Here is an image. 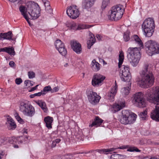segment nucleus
I'll list each match as a JSON object with an SVG mask.
<instances>
[{"mask_svg": "<svg viewBox=\"0 0 159 159\" xmlns=\"http://www.w3.org/2000/svg\"><path fill=\"white\" fill-rule=\"evenodd\" d=\"M133 38L134 39V43L139 47L129 48L127 51V55L132 65L136 66L138 64L141 57L140 52V48H143V45L141 40L138 35H134Z\"/></svg>", "mask_w": 159, "mask_h": 159, "instance_id": "1", "label": "nucleus"}, {"mask_svg": "<svg viewBox=\"0 0 159 159\" xmlns=\"http://www.w3.org/2000/svg\"><path fill=\"white\" fill-rule=\"evenodd\" d=\"M141 78L138 81L140 85L144 88H148L152 86L153 84L155 78L152 72L148 69V64L144 65L143 69L140 72Z\"/></svg>", "mask_w": 159, "mask_h": 159, "instance_id": "2", "label": "nucleus"}, {"mask_svg": "<svg viewBox=\"0 0 159 159\" xmlns=\"http://www.w3.org/2000/svg\"><path fill=\"white\" fill-rule=\"evenodd\" d=\"M119 57L118 66L119 68L122 67L120 71V74H121L120 76L121 79L122 81H124L129 82L131 77L129 67L124 65L121 66L124 58V53L122 51H120V52Z\"/></svg>", "mask_w": 159, "mask_h": 159, "instance_id": "3", "label": "nucleus"}, {"mask_svg": "<svg viewBox=\"0 0 159 159\" xmlns=\"http://www.w3.org/2000/svg\"><path fill=\"white\" fill-rule=\"evenodd\" d=\"M124 11L120 5L114 6L108 12V18L112 20L117 21L121 18Z\"/></svg>", "mask_w": 159, "mask_h": 159, "instance_id": "4", "label": "nucleus"}, {"mask_svg": "<svg viewBox=\"0 0 159 159\" xmlns=\"http://www.w3.org/2000/svg\"><path fill=\"white\" fill-rule=\"evenodd\" d=\"M142 26L146 37H149L152 36L155 28L154 22L153 19L150 18L146 19L143 21Z\"/></svg>", "mask_w": 159, "mask_h": 159, "instance_id": "5", "label": "nucleus"}, {"mask_svg": "<svg viewBox=\"0 0 159 159\" xmlns=\"http://www.w3.org/2000/svg\"><path fill=\"white\" fill-rule=\"evenodd\" d=\"M122 116L119 120L122 124L127 125L132 124L136 120L137 115L134 113L132 114L128 110H122Z\"/></svg>", "mask_w": 159, "mask_h": 159, "instance_id": "6", "label": "nucleus"}, {"mask_svg": "<svg viewBox=\"0 0 159 159\" xmlns=\"http://www.w3.org/2000/svg\"><path fill=\"white\" fill-rule=\"evenodd\" d=\"M146 96L147 100L150 102L159 105V87H153L152 90L148 89Z\"/></svg>", "mask_w": 159, "mask_h": 159, "instance_id": "7", "label": "nucleus"}, {"mask_svg": "<svg viewBox=\"0 0 159 159\" xmlns=\"http://www.w3.org/2000/svg\"><path fill=\"white\" fill-rule=\"evenodd\" d=\"M20 110L25 115L32 116L35 113L34 108L29 102L21 103Z\"/></svg>", "mask_w": 159, "mask_h": 159, "instance_id": "8", "label": "nucleus"}, {"mask_svg": "<svg viewBox=\"0 0 159 159\" xmlns=\"http://www.w3.org/2000/svg\"><path fill=\"white\" fill-rule=\"evenodd\" d=\"M27 10L29 11V13L33 20L37 19L40 16V7L36 3L28 5Z\"/></svg>", "mask_w": 159, "mask_h": 159, "instance_id": "9", "label": "nucleus"}, {"mask_svg": "<svg viewBox=\"0 0 159 159\" xmlns=\"http://www.w3.org/2000/svg\"><path fill=\"white\" fill-rule=\"evenodd\" d=\"M147 50L151 54L153 55L159 53V44L154 41L150 40L145 43Z\"/></svg>", "mask_w": 159, "mask_h": 159, "instance_id": "10", "label": "nucleus"}, {"mask_svg": "<svg viewBox=\"0 0 159 159\" xmlns=\"http://www.w3.org/2000/svg\"><path fill=\"white\" fill-rule=\"evenodd\" d=\"M133 97V100L136 106L141 108L146 107L145 99L141 92L136 93L134 95Z\"/></svg>", "mask_w": 159, "mask_h": 159, "instance_id": "11", "label": "nucleus"}, {"mask_svg": "<svg viewBox=\"0 0 159 159\" xmlns=\"http://www.w3.org/2000/svg\"><path fill=\"white\" fill-rule=\"evenodd\" d=\"M87 95L89 102L92 104H95L98 103L101 97L97 93L91 90L87 91Z\"/></svg>", "mask_w": 159, "mask_h": 159, "instance_id": "12", "label": "nucleus"}, {"mask_svg": "<svg viewBox=\"0 0 159 159\" xmlns=\"http://www.w3.org/2000/svg\"><path fill=\"white\" fill-rule=\"evenodd\" d=\"M105 78L104 76L99 74L94 75L92 78V84L94 86H98L101 85Z\"/></svg>", "mask_w": 159, "mask_h": 159, "instance_id": "13", "label": "nucleus"}, {"mask_svg": "<svg viewBox=\"0 0 159 159\" xmlns=\"http://www.w3.org/2000/svg\"><path fill=\"white\" fill-rule=\"evenodd\" d=\"M55 45L56 49L62 55L65 56L66 54V49L65 47L64 43L60 40H56Z\"/></svg>", "mask_w": 159, "mask_h": 159, "instance_id": "14", "label": "nucleus"}, {"mask_svg": "<svg viewBox=\"0 0 159 159\" xmlns=\"http://www.w3.org/2000/svg\"><path fill=\"white\" fill-rule=\"evenodd\" d=\"M71 49L76 54H79L81 53L82 48L81 44L77 41L73 40L70 41Z\"/></svg>", "mask_w": 159, "mask_h": 159, "instance_id": "15", "label": "nucleus"}, {"mask_svg": "<svg viewBox=\"0 0 159 159\" xmlns=\"http://www.w3.org/2000/svg\"><path fill=\"white\" fill-rule=\"evenodd\" d=\"M115 86L111 88L108 94V99L111 101H114V97L117 92L118 86L116 81H115Z\"/></svg>", "mask_w": 159, "mask_h": 159, "instance_id": "16", "label": "nucleus"}, {"mask_svg": "<svg viewBox=\"0 0 159 159\" xmlns=\"http://www.w3.org/2000/svg\"><path fill=\"white\" fill-rule=\"evenodd\" d=\"M75 5H71L70 6V18L73 19L77 18L80 15L78 9Z\"/></svg>", "mask_w": 159, "mask_h": 159, "instance_id": "17", "label": "nucleus"}, {"mask_svg": "<svg viewBox=\"0 0 159 159\" xmlns=\"http://www.w3.org/2000/svg\"><path fill=\"white\" fill-rule=\"evenodd\" d=\"M151 117L153 120L159 121V107L156 106L155 108L151 113Z\"/></svg>", "mask_w": 159, "mask_h": 159, "instance_id": "18", "label": "nucleus"}, {"mask_svg": "<svg viewBox=\"0 0 159 159\" xmlns=\"http://www.w3.org/2000/svg\"><path fill=\"white\" fill-rule=\"evenodd\" d=\"M96 0H83L82 3L83 8L89 9L93 5Z\"/></svg>", "mask_w": 159, "mask_h": 159, "instance_id": "19", "label": "nucleus"}, {"mask_svg": "<svg viewBox=\"0 0 159 159\" xmlns=\"http://www.w3.org/2000/svg\"><path fill=\"white\" fill-rule=\"evenodd\" d=\"M91 26V25H85L83 26L82 27H81L80 26H77L75 23H73L70 24V29L76 30L84 29L89 28Z\"/></svg>", "mask_w": 159, "mask_h": 159, "instance_id": "20", "label": "nucleus"}, {"mask_svg": "<svg viewBox=\"0 0 159 159\" xmlns=\"http://www.w3.org/2000/svg\"><path fill=\"white\" fill-rule=\"evenodd\" d=\"M103 121V120L98 116H96L94 121L91 124L89 125V126L90 128H91L94 126H96V127H97L100 125Z\"/></svg>", "mask_w": 159, "mask_h": 159, "instance_id": "21", "label": "nucleus"}, {"mask_svg": "<svg viewBox=\"0 0 159 159\" xmlns=\"http://www.w3.org/2000/svg\"><path fill=\"white\" fill-rule=\"evenodd\" d=\"M52 117L47 116L44 118V121L45 122L46 126L49 129L52 128V123L53 121Z\"/></svg>", "mask_w": 159, "mask_h": 159, "instance_id": "22", "label": "nucleus"}, {"mask_svg": "<svg viewBox=\"0 0 159 159\" xmlns=\"http://www.w3.org/2000/svg\"><path fill=\"white\" fill-rule=\"evenodd\" d=\"M125 102H119L118 104H115L114 105L113 108L116 111H118L122 109L125 106Z\"/></svg>", "mask_w": 159, "mask_h": 159, "instance_id": "23", "label": "nucleus"}, {"mask_svg": "<svg viewBox=\"0 0 159 159\" xmlns=\"http://www.w3.org/2000/svg\"><path fill=\"white\" fill-rule=\"evenodd\" d=\"M91 67L95 71H97L100 69V64L97 62L95 59H93L91 63Z\"/></svg>", "mask_w": 159, "mask_h": 159, "instance_id": "24", "label": "nucleus"}, {"mask_svg": "<svg viewBox=\"0 0 159 159\" xmlns=\"http://www.w3.org/2000/svg\"><path fill=\"white\" fill-rule=\"evenodd\" d=\"M20 137H17L16 139L15 137H13L10 138L8 140V142L11 144H14L17 143V142H20V143H22L23 141L22 140H20Z\"/></svg>", "mask_w": 159, "mask_h": 159, "instance_id": "25", "label": "nucleus"}, {"mask_svg": "<svg viewBox=\"0 0 159 159\" xmlns=\"http://www.w3.org/2000/svg\"><path fill=\"white\" fill-rule=\"evenodd\" d=\"M8 123L9 124L10 129H14L16 127V125L14 120L12 118L8 120Z\"/></svg>", "mask_w": 159, "mask_h": 159, "instance_id": "26", "label": "nucleus"}, {"mask_svg": "<svg viewBox=\"0 0 159 159\" xmlns=\"http://www.w3.org/2000/svg\"><path fill=\"white\" fill-rule=\"evenodd\" d=\"M36 103L44 111H46V104L45 102L42 101H39Z\"/></svg>", "mask_w": 159, "mask_h": 159, "instance_id": "27", "label": "nucleus"}, {"mask_svg": "<svg viewBox=\"0 0 159 159\" xmlns=\"http://www.w3.org/2000/svg\"><path fill=\"white\" fill-rule=\"evenodd\" d=\"M117 149V148H112L108 149H97L95 151L100 153H101V152H105L113 151Z\"/></svg>", "mask_w": 159, "mask_h": 159, "instance_id": "28", "label": "nucleus"}, {"mask_svg": "<svg viewBox=\"0 0 159 159\" xmlns=\"http://www.w3.org/2000/svg\"><path fill=\"white\" fill-rule=\"evenodd\" d=\"M11 55L14 56L15 55V52L13 47H6V52Z\"/></svg>", "mask_w": 159, "mask_h": 159, "instance_id": "29", "label": "nucleus"}, {"mask_svg": "<svg viewBox=\"0 0 159 159\" xmlns=\"http://www.w3.org/2000/svg\"><path fill=\"white\" fill-rule=\"evenodd\" d=\"M124 156L123 155L115 154L111 156V159H120L122 157H124Z\"/></svg>", "mask_w": 159, "mask_h": 159, "instance_id": "30", "label": "nucleus"}, {"mask_svg": "<svg viewBox=\"0 0 159 159\" xmlns=\"http://www.w3.org/2000/svg\"><path fill=\"white\" fill-rule=\"evenodd\" d=\"M130 88L129 87H124L121 90V92L123 94L125 95H128L129 93Z\"/></svg>", "mask_w": 159, "mask_h": 159, "instance_id": "31", "label": "nucleus"}, {"mask_svg": "<svg viewBox=\"0 0 159 159\" xmlns=\"http://www.w3.org/2000/svg\"><path fill=\"white\" fill-rule=\"evenodd\" d=\"M130 32L127 30L124 33V39L125 41L127 42L130 39L129 37Z\"/></svg>", "mask_w": 159, "mask_h": 159, "instance_id": "32", "label": "nucleus"}, {"mask_svg": "<svg viewBox=\"0 0 159 159\" xmlns=\"http://www.w3.org/2000/svg\"><path fill=\"white\" fill-rule=\"evenodd\" d=\"M110 3V0H103L101 8L104 9Z\"/></svg>", "mask_w": 159, "mask_h": 159, "instance_id": "33", "label": "nucleus"}, {"mask_svg": "<svg viewBox=\"0 0 159 159\" xmlns=\"http://www.w3.org/2000/svg\"><path fill=\"white\" fill-rule=\"evenodd\" d=\"M147 115V111L145 110L143 112H141L139 114V116L140 118H141L143 120H144L146 117Z\"/></svg>", "mask_w": 159, "mask_h": 159, "instance_id": "34", "label": "nucleus"}, {"mask_svg": "<svg viewBox=\"0 0 159 159\" xmlns=\"http://www.w3.org/2000/svg\"><path fill=\"white\" fill-rule=\"evenodd\" d=\"M90 38L89 40V42L91 43L92 44H94L95 41V37L94 35L92 33L89 34Z\"/></svg>", "mask_w": 159, "mask_h": 159, "instance_id": "35", "label": "nucleus"}, {"mask_svg": "<svg viewBox=\"0 0 159 159\" xmlns=\"http://www.w3.org/2000/svg\"><path fill=\"white\" fill-rule=\"evenodd\" d=\"M13 34L10 31L7 33L6 36L5 38L6 39L9 40H14V39L12 38Z\"/></svg>", "mask_w": 159, "mask_h": 159, "instance_id": "36", "label": "nucleus"}, {"mask_svg": "<svg viewBox=\"0 0 159 159\" xmlns=\"http://www.w3.org/2000/svg\"><path fill=\"white\" fill-rule=\"evenodd\" d=\"M51 86L48 85L44 87L43 90H42V91L43 93H44V95H45L47 92L50 91H51Z\"/></svg>", "mask_w": 159, "mask_h": 159, "instance_id": "37", "label": "nucleus"}, {"mask_svg": "<svg viewBox=\"0 0 159 159\" xmlns=\"http://www.w3.org/2000/svg\"><path fill=\"white\" fill-rule=\"evenodd\" d=\"M127 151H129V152H134V151H136L137 152H140V150L138 148H130L129 149H128L127 150Z\"/></svg>", "mask_w": 159, "mask_h": 159, "instance_id": "38", "label": "nucleus"}, {"mask_svg": "<svg viewBox=\"0 0 159 159\" xmlns=\"http://www.w3.org/2000/svg\"><path fill=\"white\" fill-rule=\"evenodd\" d=\"M35 74L33 71H29L28 72V76L30 79L33 78L35 77Z\"/></svg>", "mask_w": 159, "mask_h": 159, "instance_id": "39", "label": "nucleus"}, {"mask_svg": "<svg viewBox=\"0 0 159 159\" xmlns=\"http://www.w3.org/2000/svg\"><path fill=\"white\" fill-rule=\"evenodd\" d=\"M83 153V152H82V153L79 152V153H76V152L74 153H71V154H70V156H71L72 159H75V157H78V156L77 155L78 154V153L82 154Z\"/></svg>", "mask_w": 159, "mask_h": 159, "instance_id": "40", "label": "nucleus"}, {"mask_svg": "<svg viewBox=\"0 0 159 159\" xmlns=\"http://www.w3.org/2000/svg\"><path fill=\"white\" fill-rule=\"evenodd\" d=\"M19 10L22 14L25 13V7L23 6H21L19 7Z\"/></svg>", "mask_w": 159, "mask_h": 159, "instance_id": "41", "label": "nucleus"}, {"mask_svg": "<svg viewBox=\"0 0 159 159\" xmlns=\"http://www.w3.org/2000/svg\"><path fill=\"white\" fill-rule=\"evenodd\" d=\"M22 82V80L20 78H16L15 80L16 83L18 85L20 84Z\"/></svg>", "mask_w": 159, "mask_h": 159, "instance_id": "42", "label": "nucleus"}, {"mask_svg": "<svg viewBox=\"0 0 159 159\" xmlns=\"http://www.w3.org/2000/svg\"><path fill=\"white\" fill-rule=\"evenodd\" d=\"M7 33H1L0 34V39H1L2 38L5 39Z\"/></svg>", "mask_w": 159, "mask_h": 159, "instance_id": "43", "label": "nucleus"}, {"mask_svg": "<svg viewBox=\"0 0 159 159\" xmlns=\"http://www.w3.org/2000/svg\"><path fill=\"white\" fill-rule=\"evenodd\" d=\"M59 90V88L58 87H56L52 89H51V92L54 93L57 92Z\"/></svg>", "mask_w": 159, "mask_h": 159, "instance_id": "44", "label": "nucleus"}, {"mask_svg": "<svg viewBox=\"0 0 159 159\" xmlns=\"http://www.w3.org/2000/svg\"><path fill=\"white\" fill-rule=\"evenodd\" d=\"M34 95H35V96H40L41 95H44V93H43L41 90L40 92L34 93Z\"/></svg>", "mask_w": 159, "mask_h": 159, "instance_id": "45", "label": "nucleus"}, {"mask_svg": "<svg viewBox=\"0 0 159 159\" xmlns=\"http://www.w3.org/2000/svg\"><path fill=\"white\" fill-rule=\"evenodd\" d=\"M31 82H32V81L27 80L25 81L24 83L26 86H28V84H29V83H31Z\"/></svg>", "mask_w": 159, "mask_h": 159, "instance_id": "46", "label": "nucleus"}, {"mask_svg": "<svg viewBox=\"0 0 159 159\" xmlns=\"http://www.w3.org/2000/svg\"><path fill=\"white\" fill-rule=\"evenodd\" d=\"M44 6L46 7H49V8L50 7V2L49 1H47L44 4Z\"/></svg>", "mask_w": 159, "mask_h": 159, "instance_id": "47", "label": "nucleus"}, {"mask_svg": "<svg viewBox=\"0 0 159 159\" xmlns=\"http://www.w3.org/2000/svg\"><path fill=\"white\" fill-rule=\"evenodd\" d=\"M16 120L18 121V122L20 123H22V122H23V120L22 119H21L20 116H19L17 118Z\"/></svg>", "mask_w": 159, "mask_h": 159, "instance_id": "48", "label": "nucleus"}, {"mask_svg": "<svg viewBox=\"0 0 159 159\" xmlns=\"http://www.w3.org/2000/svg\"><path fill=\"white\" fill-rule=\"evenodd\" d=\"M9 65L11 67H13L15 65V63L13 61H10L9 63Z\"/></svg>", "mask_w": 159, "mask_h": 159, "instance_id": "49", "label": "nucleus"}, {"mask_svg": "<svg viewBox=\"0 0 159 159\" xmlns=\"http://www.w3.org/2000/svg\"><path fill=\"white\" fill-rule=\"evenodd\" d=\"M38 85H36L35 87L32 88L30 91V92L33 91L35 90H36L37 88V87L38 86Z\"/></svg>", "mask_w": 159, "mask_h": 159, "instance_id": "50", "label": "nucleus"}, {"mask_svg": "<svg viewBox=\"0 0 159 159\" xmlns=\"http://www.w3.org/2000/svg\"><path fill=\"white\" fill-rule=\"evenodd\" d=\"M96 38L99 40H102V37L99 34H97L96 35Z\"/></svg>", "mask_w": 159, "mask_h": 159, "instance_id": "51", "label": "nucleus"}, {"mask_svg": "<svg viewBox=\"0 0 159 159\" xmlns=\"http://www.w3.org/2000/svg\"><path fill=\"white\" fill-rule=\"evenodd\" d=\"M93 45V44L92 43L89 42L88 43V48L89 49H90L91 46Z\"/></svg>", "mask_w": 159, "mask_h": 159, "instance_id": "52", "label": "nucleus"}, {"mask_svg": "<svg viewBox=\"0 0 159 159\" xmlns=\"http://www.w3.org/2000/svg\"><path fill=\"white\" fill-rule=\"evenodd\" d=\"M57 143L55 142V141H53L52 142V148H54L56 145Z\"/></svg>", "mask_w": 159, "mask_h": 159, "instance_id": "53", "label": "nucleus"}, {"mask_svg": "<svg viewBox=\"0 0 159 159\" xmlns=\"http://www.w3.org/2000/svg\"><path fill=\"white\" fill-rule=\"evenodd\" d=\"M46 10L47 11H48V12H50L52 11V10L51 9V7L50 6L49 8V7H46Z\"/></svg>", "mask_w": 159, "mask_h": 159, "instance_id": "54", "label": "nucleus"}, {"mask_svg": "<svg viewBox=\"0 0 159 159\" xmlns=\"http://www.w3.org/2000/svg\"><path fill=\"white\" fill-rule=\"evenodd\" d=\"M22 15L25 18V19H26V20H27L28 19H29V18L28 17L27 15H26L25 13H24L23 14H22Z\"/></svg>", "mask_w": 159, "mask_h": 159, "instance_id": "55", "label": "nucleus"}, {"mask_svg": "<svg viewBox=\"0 0 159 159\" xmlns=\"http://www.w3.org/2000/svg\"><path fill=\"white\" fill-rule=\"evenodd\" d=\"M6 47L1 48L2 52H6Z\"/></svg>", "mask_w": 159, "mask_h": 159, "instance_id": "56", "label": "nucleus"}, {"mask_svg": "<svg viewBox=\"0 0 159 159\" xmlns=\"http://www.w3.org/2000/svg\"><path fill=\"white\" fill-rule=\"evenodd\" d=\"M70 9V7H68L67 8V10H66V14H67V15L69 16L70 17V15H69V13L68 12V11H70V10H69V9Z\"/></svg>", "mask_w": 159, "mask_h": 159, "instance_id": "57", "label": "nucleus"}, {"mask_svg": "<svg viewBox=\"0 0 159 159\" xmlns=\"http://www.w3.org/2000/svg\"><path fill=\"white\" fill-rule=\"evenodd\" d=\"M53 159H62L61 156H55L54 157Z\"/></svg>", "mask_w": 159, "mask_h": 159, "instance_id": "58", "label": "nucleus"}, {"mask_svg": "<svg viewBox=\"0 0 159 159\" xmlns=\"http://www.w3.org/2000/svg\"><path fill=\"white\" fill-rule=\"evenodd\" d=\"M23 133L27 134V129H25V128L23 130Z\"/></svg>", "mask_w": 159, "mask_h": 159, "instance_id": "59", "label": "nucleus"}, {"mask_svg": "<svg viewBox=\"0 0 159 159\" xmlns=\"http://www.w3.org/2000/svg\"><path fill=\"white\" fill-rule=\"evenodd\" d=\"M9 1L14 2H16V1H18V2H19L20 1H21V0H8Z\"/></svg>", "mask_w": 159, "mask_h": 159, "instance_id": "60", "label": "nucleus"}, {"mask_svg": "<svg viewBox=\"0 0 159 159\" xmlns=\"http://www.w3.org/2000/svg\"><path fill=\"white\" fill-rule=\"evenodd\" d=\"M54 141H55L56 143H58L61 141V139H55Z\"/></svg>", "mask_w": 159, "mask_h": 159, "instance_id": "61", "label": "nucleus"}, {"mask_svg": "<svg viewBox=\"0 0 159 159\" xmlns=\"http://www.w3.org/2000/svg\"><path fill=\"white\" fill-rule=\"evenodd\" d=\"M14 116L16 119L20 116L17 113H16L14 115Z\"/></svg>", "mask_w": 159, "mask_h": 159, "instance_id": "62", "label": "nucleus"}, {"mask_svg": "<svg viewBox=\"0 0 159 159\" xmlns=\"http://www.w3.org/2000/svg\"><path fill=\"white\" fill-rule=\"evenodd\" d=\"M127 147L126 146H122L120 147V148H120V149H125Z\"/></svg>", "mask_w": 159, "mask_h": 159, "instance_id": "63", "label": "nucleus"}, {"mask_svg": "<svg viewBox=\"0 0 159 159\" xmlns=\"http://www.w3.org/2000/svg\"><path fill=\"white\" fill-rule=\"evenodd\" d=\"M30 96L31 98H34V97H35V95H34V94H31V95H30Z\"/></svg>", "mask_w": 159, "mask_h": 159, "instance_id": "64", "label": "nucleus"}]
</instances>
